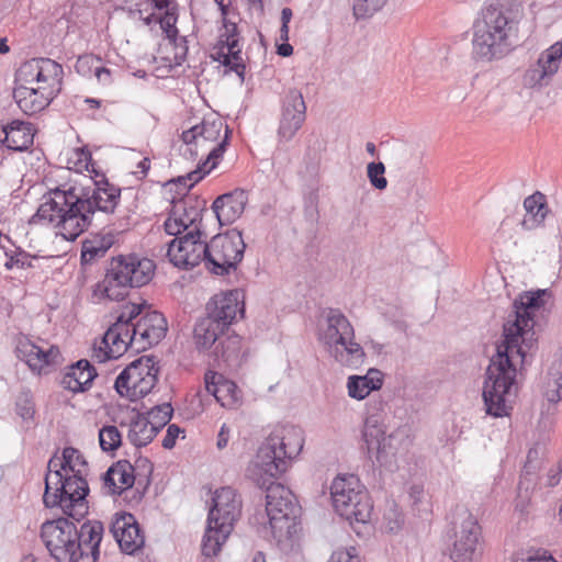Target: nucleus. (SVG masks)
<instances>
[{
	"label": "nucleus",
	"mask_w": 562,
	"mask_h": 562,
	"mask_svg": "<svg viewBox=\"0 0 562 562\" xmlns=\"http://www.w3.org/2000/svg\"><path fill=\"white\" fill-rule=\"evenodd\" d=\"M303 445L300 428L276 429L260 445L255 460L246 469V477L265 492L268 522H263L258 532L267 539L271 536L279 547L296 535L301 506L294 494L276 480L288 471Z\"/></svg>",
	"instance_id": "obj_1"
},
{
	"label": "nucleus",
	"mask_w": 562,
	"mask_h": 562,
	"mask_svg": "<svg viewBox=\"0 0 562 562\" xmlns=\"http://www.w3.org/2000/svg\"><path fill=\"white\" fill-rule=\"evenodd\" d=\"M547 293L548 290L525 292L513 302V310L503 326V341L497 346L485 372L482 396L485 412L490 416H508L513 409L508 404L517 375L513 358L514 355L519 356L524 364L528 352L537 347L535 314L543 307Z\"/></svg>",
	"instance_id": "obj_2"
},
{
	"label": "nucleus",
	"mask_w": 562,
	"mask_h": 562,
	"mask_svg": "<svg viewBox=\"0 0 562 562\" xmlns=\"http://www.w3.org/2000/svg\"><path fill=\"white\" fill-rule=\"evenodd\" d=\"M95 186L74 184L68 189L56 187L44 196L30 224L46 223L57 228L56 234L75 241L92 224L99 207Z\"/></svg>",
	"instance_id": "obj_3"
},
{
	"label": "nucleus",
	"mask_w": 562,
	"mask_h": 562,
	"mask_svg": "<svg viewBox=\"0 0 562 562\" xmlns=\"http://www.w3.org/2000/svg\"><path fill=\"white\" fill-rule=\"evenodd\" d=\"M521 14L518 0H487L482 20L473 25V57L491 61L507 55L517 45Z\"/></svg>",
	"instance_id": "obj_4"
},
{
	"label": "nucleus",
	"mask_w": 562,
	"mask_h": 562,
	"mask_svg": "<svg viewBox=\"0 0 562 562\" xmlns=\"http://www.w3.org/2000/svg\"><path fill=\"white\" fill-rule=\"evenodd\" d=\"M155 262L136 255H119L109 262L104 279L98 282L93 296L110 301H123L132 288L149 283L155 272Z\"/></svg>",
	"instance_id": "obj_5"
},
{
	"label": "nucleus",
	"mask_w": 562,
	"mask_h": 562,
	"mask_svg": "<svg viewBox=\"0 0 562 562\" xmlns=\"http://www.w3.org/2000/svg\"><path fill=\"white\" fill-rule=\"evenodd\" d=\"M240 510L241 502L234 488L225 486L215 492L202 539L201 550L203 555L207 558L217 555L223 543L231 535Z\"/></svg>",
	"instance_id": "obj_6"
},
{
	"label": "nucleus",
	"mask_w": 562,
	"mask_h": 562,
	"mask_svg": "<svg viewBox=\"0 0 562 562\" xmlns=\"http://www.w3.org/2000/svg\"><path fill=\"white\" fill-rule=\"evenodd\" d=\"M45 491L43 504L46 508L59 507L65 516L71 517L74 521L80 522L89 513L87 496L89 485L82 470L72 475L65 474L60 482H49V474L45 475Z\"/></svg>",
	"instance_id": "obj_7"
},
{
	"label": "nucleus",
	"mask_w": 562,
	"mask_h": 562,
	"mask_svg": "<svg viewBox=\"0 0 562 562\" xmlns=\"http://www.w3.org/2000/svg\"><path fill=\"white\" fill-rule=\"evenodd\" d=\"M447 536L451 543L450 558L453 562L479 561L483 550L482 528L467 507L461 505L454 507Z\"/></svg>",
	"instance_id": "obj_8"
},
{
	"label": "nucleus",
	"mask_w": 562,
	"mask_h": 562,
	"mask_svg": "<svg viewBox=\"0 0 562 562\" xmlns=\"http://www.w3.org/2000/svg\"><path fill=\"white\" fill-rule=\"evenodd\" d=\"M327 328L323 341L337 362L350 368H358L364 361L363 348L356 341L355 330L348 318L338 308H328Z\"/></svg>",
	"instance_id": "obj_9"
},
{
	"label": "nucleus",
	"mask_w": 562,
	"mask_h": 562,
	"mask_svg": "<svg viewBox=\"0 0 562 562\" xmlns=\"http://www.w3.org/2000/svg\"><path fill=\"white\" fill-rule=\"evenodd\" d=\"M330 496L337 514L350 525L370 521L373 504L355 475L337 476L330 485Z\"/></svg>",
	"instance_id": "obj_10"
},
{
	"label": "nucleus",
	"mask_w": 562,
	"mask_h": 562,
	"mask_svg": "<svg viewBox=\"0 0 562 562\" xmlns=\"http://www.w3.org/2000/svg\"><path fill=\"white\" fill-rule=\"evenodd\" d=\"M246 244L237 228L217 234L207 243L206 269L216 276H228L236 271L244 258Z\"/></svg>",
	"instance_id": "obj_11"
},
{
	"label": "nucleus",
	"mask_w": 562,
	"mask_h": 562,
	"mask_svg": "<svg viewBox=\"0 0 562 562\" xmlns=\"http://www.w3.org/2000/svg\"><path fill=\"white\" fill-rule=\"evenodd\" d=\"M70 519L68 516L47 519L41 526L40 538L56 562H74L76 559L75 522Z\"/></svg>",
	"instance_id": "obj_12"
},
{
	"label": "nucleus",
	"mask_w": 562,
	"mask_h": 562,
	"mask_svg": "<svg viewBox=\"0 0 562 562\" xmlns=\"http://www.w3.org/2000/svg\"><path fill=\"white\" fill-rule=\"evenodd\" d=\"M206 234L200 226L168 244L167 256L170 262L181 269L190 270L204 262L206 267Z\"/></svg>",
	"instance_id": "obj_13"
},
{
	"label": "nucleus",
	"mask_w": 562,
	"mask_h": 562,
	"mask_svg": "<svg viewBox=\"0 0 562 562\" xmlns=\"http://www.w3.org/2000/svg\"><path fill=\"white\" fill-rule=\"evenodd\" d=\"M243 318L245 304L240 302V293L237 290L214 295L206 304V316L216 327L229 330V326L237 315Z\"/></svg>",
	"instance_id": "obj_14"
},
{
	"label": "nucleus",
	"mask_w": 562,
	"mask_h": 562,
	"mask_svg": "<svg viewBox=\"0 0 562 562\" xmlns=\"http://www.w3.org/2000/svg\"><path fill=\"white\" fill-rule=\"evenodd\" d=\"M104 527L99 520H87L79 528L75 525L74 562H95L100 557V543L103 538Z\"/></svg>",
	"instance_id": "obj_15"
},
{
	"label": "nucleus",
	"mask_w": 562,
	"mask_h": 562,
	"mask_svg": "<svg viewBox=\"0 0 562 562\" xmlns=\"http://www.w3.org/2000/svg\"><path fill=\"white\" fill-rule=\"evenodd\" d=\"M306 105L301 91L290 89L283 100L278 135L281 142H289L305 121Z\"/></svg>",
	"instance_id": "obj_16"
},
{
	"label": "nucleus",
	"mask_w": 562,
	"mask_h": 562,
	"mask_svg": "<svg viewBox=\"0 0 562 562\" xmlns=\"http://www.w3.org/2000/svg\"><path fill=\"white\" fill-rule=\"evenodd\" d=\"M111 531L123 553L135 554L145 544V537L135 516L131 513L116 514Z\"/></svg>",
	"instance_id": "obj_17"
},
{
	"label": "nucleus",
	"mask_w": 562,
	"mask_h": 562,
	"mask_svg": "<svg viewBox=\"0 0 562 562\" xmlns=\"http://www.w3.org/2000/svg\"><path fill=\"white\" fill-rule=\"evenodd\" d=\"M384 429L379 425V417L374 414L368 416L364 420L362 430V439L367 446L368 453L372 450H376L375 460L383 467L391 462V457L395 456V452L391 450V441L393 436L385 438Z\"/></svg>",
	"instance_id": "obj_18"
},
{
	"label": "nucleus",
	"mask_w": 562,
	"mask_h": 562,
	"mask_svg": "<svg viewBox=\"0 0 562 562\" xmlns=\"http://www.w3.org/2000/svg\"><path fill=\"white\" fill-rule=\"evenodd\" d=\"M247 202V191L235 189L218 195L212 204V211L221 226L229 225L241 216Z\"/></svg>",
	"instance_id": "obj_19"
},
{
	"label": "nucleus",
	"mask_w": 562,
	"mask_h": 562,
	"mask_svg": "<svg viewBox=\"0 0 562 562\" xmlns=\"http://www.w3.org/2000/svg\"><path fill=\"white\" fill-rule=\"evenodd\" d=\"M57 95L54 89L40 87L37 89L19 85L13 90V98L21 111L26 115H34L47 108Z\"/></svg>",
	"instance_id": "obj_20"
},
{
	"label": "nucleus",
	"mask_w": 562,
	"mask_h": 562,
	"mask_svg": "<svg viewBox=\"0 0 562 562\" xmlns=\"http://www.w3.org/2000/svg\"><path fill=\"white\" fill-rule=\"evenodd\" d=\"M98 376L97 369L87 359H80L66 367L59 381L60 385L72 393H85L91 389Z\"/></svg>",
	"instance_id": "obj_21"
},
{
	"label": "nucleus",
	"mask_w": 562,
	"mask_h": 562,
	"mask_svg": "<svg viewBox=\"0 0 562 562\" xmlns=\"http://www.w3.org/2000/svg\"><path fill=\"white\" fill-rule=\"evenodd\" d=\"M103 485L111 495H122L137 482L135 469L127 460H119L102 474Z\"/></svg>",
	"instance_id": "obj_22"
},
{
	"label": "nucleus",
	"mask_w": 562,
	"mask_h": 562,
	"mask_svg": "<svg viewBox=\"0 0 562 562\" xmlns=\"http://www.w3.org/2000/svg\"><path fill=\"white\" fill-rule=\"evenodd\" d=\"M214 361L221 362L228 368H238L244 361L245 353L241 352V337L237 334H228L224 330L215 347L212 349Z\"/></svg>",
	"instance_id": "obj_23"
},
{
	"label": "nucleus",
	"mask_w": 562,
	"mask_h": 562,
	"mask_svg": "<svg viewBox=\"0 0 562 562\" xmlns=\"http://www.w3.org/2000/svg\"><path fill=\"white\" fill-rule=\"evenodd\" d=\"M2 132L4 138L1 142L10 150L24 151L33 145L34 127L32 123L12 120L2 125Z\"/></svg>",
	"instance_id": "obj_24"
},
{
	"label": "nucleus",
	"mask_w": 562,
	"mask_h": 562,
	"mask_svg": "<svg viewBox=\"0 0 562 562\" xmlns=\"http://www.w3.org/2000/svg\"><path fill=\"white\" fill-rule=\"evenodd\" d=\"M120 324H122L121 321L115 322L109 327L102 337L101 345L98 348L94 347L93 357L97 358L99 362L117 359L131 347L125 342V338H122L121 331H117L120 327H122Z\"/></svg>",
	"instance_id": "obj_25"
},
{
	"label": "nucleus",
	"mask_w": 562,
	"mask_h": 562,
	"mask_svg": "<svg viewBox=\"0 0 562 562\" xmlns=\"http://www.w3.org/2000/svg\"><path fill=\"white\" fill-rule=\"evenodd\" d=\"M205 389L224 407H232L238 401L237 385L223 375L207 372L204 376Z\"/></svg>",
	"instance_id": "obj_26"
},
{
	"label": "nucleus",
	"mask_w": 562,
	"mask_h": 562,
	"mask_svg": "<svg viewBox=\"0 0 562 562\" xmlns=\"http://www.w3.org/2000/svg\"><path fill=\"white\" fill-rule=\"evenodd\" d=\"M383 384V373L375 368L368 370L366 375H350L348 378V394L356 400L366 398L372 391H378Z\"/></svg>",
	"instance_id": "obj_27"
},
{
	"label": "nucleus",
	"mask_w": 562,
	"mask_h": 562,
	"mask_svg": "<svg viewBox=\"0 0 562 562\" xmlns=\"http://www.w3.org/2000/svg\"><path fill=\"white\" fill-rule=\"evenodd\" d=\"M157 368V361L154 356H142L132 361L121 373L116 376L114 389L120 396H123L122 390L133 381L144 378L149 369Z\"/></svg>",
	"instance_id": "obj_28"
},
{
	"label": "nucleus",
	"mask_w": 562,
	"mask_h": 562,
	"mask_svg": "<svg viewBox=\"0 0 562 562\" xmlns=\"http://www.w3.org/2000/svg\"><path fill=\"white\" fill-rule=\"evenodd\" d=\"M136 412L135 416L132 417L128 423L127 439L131 441L136 449L146 447L154 438L158 435V428H153L150 419H148L146 413H139L136 408L132 409Z\"/></svg>",
	"instance_id": "obj_29"
},
{
	"label": "nucleus",
	"mask_w": 562,
	"mask_h": 562,
	"mask_svg": "<svg viewBox=\"0 0 562 562\" xmlns=\"http://www.w3.org/2000/svg\"><path fill=\"white\" fill-rule=\"evenodd\" d=\"M231 139V131L226 130V135L217 143L215 147L211 149L205 160L202 164H199L196 169L188 172L186 176H182L183 182L192 181V183H198L201 181L205 175H207L212 169H214L220 159L223 157L226 151Z\"/></svg>",
	"instance_id": "obj_30"
},
{
	"label": "nucleus",
	"mask_w": 562,
	"mask_h": 562,
	"mask_svg": "<svg viewBox=\"0 0 562 562\" xmlns=\"http://www.w3.org/2000/svg\"><path fill=\"white\" fill-rule=\"evenodd\" d=\"M524 207L527 212L526 217L521 221L525 229H533L544 221L548 209L546 196L541 192H535L526 198Z\"/></svg>",
	"instance_id": "obj_31"
},
{
	"label": "nucleus",
	"mask_w": 562,
	"mask_h": 562,
	"mask_svg": "<svg viewBox=\"0 0 562 562\" xmlns=\"http://www.w3.org/2000/svg\"><path fill=\"white\" fill-rule=\"evenodd\" d=\"M114 244L112 234H97L92 238L85 239L81 247L80 261L81 265H89L97 258L103 257Z\"/></svg>",
	"instance_id": "obj_32"
},
{
	"label": "nucleus",
	"mask_w": 562,
	"mask_h": 562,
	"mask_svg": "<svg viewBox=\"0 0 562 562\" xmlns=\"http://www.w3.org/2000/svg\"><path fill=\"white\" fill-rule=\"evenodd\" d=\"M221 335H224V329L216 327L207 318L199 319L193 329V338L195 347L199 351L209 350L214 348Z\"/></svg>",
	"instance_id": "obj_33"
},
{
	"label": "nucleus",
	"mask_w": 562,
	"mask_h": 562,
	"mask_svg": "<svg viewBox=\"0 0 562 562\" xmlns=\"http://www.w3.org/2000/svg\"><path fill=\"white\" fill-rule=\"evenodd\" d=\"M159 367L149 369L144 378H139L137 381H133L132 384H127L122 390L123 396L127 397L132 402H136L139 398L145 397L151 392L158 382Z\"/></svg>",
	"instance_id": "obj_34"
},
{
	"label": "nucleus",
	"mask_w": 562,
	"mask_h": 562,
	"mask_svg": "<svg viewBox=\"0 0 562 562\" xmlns=\"http://www.w3.org/2000/svg\"><path fill=\"white\" fill-rule=\"evenodd\" d=\"M553 68L547 66L544 63H540V58L530 65L529 68L525 71L522 77V85L526 88H541L543 86L549 85L551 78L554 72Z\"/></svg>",
	"instance_id": "obj_35"
},
{
	"label": "nucleus",
	"mask_w": 562,
	"mask_h": 562,
	"mask_svg": "<svg viewBox=\"0 0 562 562\" xmlns=\"http://www.w3.org/2000/svg\"><path fill=\"white\" fill-rule=\"evenodd\" d=\"M40 79L41 82H49V89H54L56 93L60 91L64 70L57 61L40 57Z\"/></svg>",
	"instance_id": "obj_36"
},
{
	"label": "nucleus",
	"mask_w": 562,
	"mask_h": 562,
	"mask_svg": "<svg viewBox=\"0 0 562 562\" xmlns=\"http://www.w3.org/2000/svg\"><path fill=\"white\" fill-rule=\"evenodd\" d=\"M90 181H92L95 188L100 189V193L105 196L104 205L95 207V212L113 213L121 199V189L110 183L104 175H101L100 180L90 178Z\"/></svg>",
	"instance_id": "obj_37"
},
{
	"label": "nucleus",
	"mask_w": 562,
	"mask_h": 562,
	"mask_svg": "<svg viewBox=\"0 0 562 562\" xmlns=\"http://www.w3.org/2000/svg\"><path fill=\"white\" fill-rule=\"evenodd\" d=\"M206 200L196 195H184L187 226L202 227L203 213L207 211Z\"/></svg>",
	"instance_id": "obj_38"
},
{
	"label": "nucleus",
	"mask_w": 562,
	"mask_h": 562,
	"mask_svg": "<svg viewBox=\"0 0 562 562\" xmlns=\"http://www.w3.org/2000/svg\"><path fill=\"white\" fill-rule=\"evenodd\" d=\"M41 352V347L32 342L29 338L23 337L18 340L15 347L16 358L21 361H24L30 370L34 373L37 369L36 364H38V357Z\"/></svg>",
	"instance_id": "obj_39"
},
{
	"label": "nucleus",
	"mask_w": 562,
	"mask_h": 562,
	"mask_svg": "<svg viewBox=\"0 0 562 562\" xmlns=\"http://www.w3.org/2000/svg\"><path fill=\"white\" fill-rule=\"evenodd\" d=\"M148 333L150 334L149 346L157 345L167 333V321L164 315L157 311L147 312Z\"/></svg>",
	"instance_id": "obj_40"
},
{
	"label": "nucleus",
	"mask_w": 562,
	"mask_h": 562,
	"mask_svg": "<svg viewBox=\"0 0 562 562\" xmlns=\"http://www.w3.org/2000/svg\"><path fill=\"white\" fill-rule=\"evenodd\" d=\"M100 448L104 452H114L122 445V435L116 426L106 425L99 430Z\"/></svg>",
	"instance_id": "obj_41"
},
{
	"label": "nucleus",
	"mask_w": 562,
	"mask_h": 562,
	"mask_svg": "<svg viewBox=\"0 0 562 562\" xmlns=\"http://www.w3.org/2000/svg\"><path fill=\"white\" fill-rule=\"evenodd\" d=\"M153 428H158V432L170 422L173 415V407L170 403L155 405L146 412Z\"/></svg>",
	"instance_id": "obj_42"
},
{
	"label": "nucleus",
	"mask_w": 562,
	"mask_h": 562,
	"mask_svg": "<svg viewBox=\"0 0 562 562\" xmlns=\"http://www.w3.org/2000/svg\"><path fill=\"white\" fill-rule=\"evenodd\" d=\"M198 127L200 137L207 142L218 140L223 128L225 131L228 128L232 132L228 125L225 124L221 119H214L212 121L204 119L201 124H198ZM225 135L226 132L224 133V136Z\"/></svg>",
	"instance_id": "obj_43"
},
{
	"label": "nucleus",
	"mask_w": 562,
	"mask_h": 562,
	"mask_svg": "<svg viewBox=\"0 0 562 562\" xmlns=\"http://www.w3.org/2000/svg\"><path fill=\"white\" fill-rule=\"evenodd\" d=\"M157 21L159 22L162 32L166 34V37L171 43L177 45L179 35V31L176 25L178 21L177 4H175L171 9H168V11H165V13L159 19H157Z\"/></svg>",
	"instance_id": "obj_44"
},
{
	"label": "nucleus",
	"mask_w": 562,
	"mask_h": 562,
	"mask_svg": "<svg viewBox=\"0 0 562 562\" xmlns=\"http://www.w3.org/2000/svg\"><path fill=\"white\" fill-rule=\"evenodd\" d=\"M38 357V364H36L37 369L34 373L36 374H43V373H47V371L45 370L46 368H49V367H57L59 364H61L63 362V356H61V352L59 350V348L55 345L50 346L47 350H44L43 348H41V352L40 355H37Z\"/></svg>",
	"instance_id": "obj_45"
},
{
	"label": "nucleus",
	"mask_w": 562,
	"mask_h": 562,
	"mask_svg": "<svg viewBox=\"0 0 562 562\" xmlns=\"http://www.w3.org/2000/svg\"><path fill=\"white\" fill-rule=\"evenodd\" d=\"M15 81L20 85L41 82L38 58L24 61L15 72Z\"/></svg>",
	"instance_id": "obj_46"
},
{
	"label": "nucleus",
	"mask_w": 562,
	"mask_h": 562,
	"mask_svg": "<svg viewBox=\"0 0 562 562\" xmlns=\"http://www.w3.org/2000/svg\"><path fill=\"white\" fill-rule=\"evenodd\" d=\"M64 463H59L60 468H64L65 472L75 473L78 470H81L77 467H88V462L83 454L74 447H66L63 450Z\"/></svg>",
	"instance_id": "obj_47"
},
{
	"label": "nucleus",
	"mask_w": 562,
	"mask_h": 562,
	"mask_svg": "<svg viewBox=\"0 0 562 562\" xmlns=\"http://www.w3.org/2000/svg\"><path fill=\"white\" fill-rule=\"evenodd\" d=\"M387 0H353V15L357 20L371 18Z\"/></svg>",
	"instance_id": "obj_48"
},
{
	"label": "nucleus",
	"mask_w": 562,
	"mask_h": 562,
	"mask_svg": "<svg viewBox=\"0 0 562 562\" xmlns=\"http://www.w3.org/2000/svg\"><path fill=\"white\" fill-rule=\"evenodd\" d=\"M16 414L23 419H31L34 416L35 407L33 394L30 389H22L15 402Z\"/></svg>",
	"instance_id": "obj_49"
},
{
	"label": "nucleus",
	"mask_w": 562,
	"mask_h": 562,
	"mask_svg": "<svg viewBox=\"0 0 562 562\" xmlns=\"http://www.w3.org/2000/svg\"><path fill=\"white\" fill-rule=\"evenodd\" d=\"M537 454V449H530L527 454V461L520 473V481L518 483V488H525L528 491L530 487H533L536 484V471L538 469L537 463H532L531 456Z\"/></svg>",
	"instance_id": "obj_50"
},
{
	"label": "nucleus",
	"mask_w": 562,
	"mask_h": 562,
	"mask_svg": "<svg viewBox=\"0 0 562 562\" xmlns=\"http://www.w3.org/2000/svg\"><path fill=\"white\" fill-rule=\"evenodd\" d=\"M385 166L381 161H371L367 165V177L370 184L376 190H384L387 187V180L384 177Z\"/></svg>",
	"instance_id": "obj_51"
},
{
	"label": "nucleus",
	"mask_w": 562,
	"mask_h": 562,
	"mask_svg": "<svg viewBox=\"0 0 562 562\" xmlns=\"http://www.w3.org/2000/svg\"><path fill=\"white\" fill-rule=\"evenodd\" d=\"M148 324L147 322V313L142 315L135 324L132 325V338H137L139 345L136 350H145L146 348L150 347L148 344L150 334L148 333Z\"/></svg>",
	"instance_id": "obj_52"
},
{
	"label": "nucleus",
	"mask_w": 562,
	"mask_h": 562,
	"mask_svg": "<svg viewBox=\"0 0 562 562\" xmlns=\"http://www.w3.org/2000/svg\"><path fill=\"white\" fill-rule=\"evenodd\" d=\"M133 467L137 476V485L145 483V488H148L154 471V464L148 458L139 456Z\"/></svg>",
	"instance_id": "obj_53"
},
{
	"label": "nucleus",
	"mask_w": 562,
	"mask_h": 562,
	"mask_svg": "<svg viewBox=\"0 0 562 562\" xmlns=\"http://www.w3.org/2000/svg\"><path fill=\"white\" fill-rule=\"evenodd\" d=\"M539 58L540 63H544L547 66H550L553 68L552 71L557 74L562 59V42H557L551 45L540 54Z\"/></svg>",
	"instance_id": "obj_54"
},
{
	"label": "nucleus",
	"mask_w": 562,
	"mask_h": 562,
	"mask_svg": "<svg viewBox=\"0 0 562 562\" xmlns=\"http://www.w3.org/2000/svg\"><path fill=\"white\" fill-rule=\"evenodd\" d=\"M384 521L386 530L395 533L400 531L404 525V515L397 509L396 505L393 504L384 513Z\"/></svg>",
	"instance_id": "obj_55"
},
{
	"label": "nucleus",
	"mask_w": 562,
	"mask_h": 562,
	"mask_svg": "<svg viewBox=\"0 0 562 562\" xmlns=\"http://www.w3.org/2000/svg\"><path fill=\"white\" fill-rule=\"evenodd\" d=\"M5 256L8 257L7 262L4 263V267L8 270H11L14 266L19 268H31L32 267V256L26 252L25 250L19 249V252L16 254H9L5 252Z\"/></svg>",
	"instance_id": "obj_56"
},
{
	"label": "nucleus",
	"mask_w": 562,
	"mask_h": 562,
	"mask_svg": "<svg viewBox=\"0 0 562 562\" xmlns=\"http://www.w3.org/2000/svg\"><path fill=\"white\" fill-rule=\"evenodd\" d=\"M101 59L95 57L92 54H86L79 56L77 63L75 65V69L81 76H90L92 71L94 72V67L99 64Z\"/></svg>",
	"instance_id": "obj_57"
},
{
	"label": "nucleus",
	"mask_w": 562,
	"mask_h": 562,
	"mask_svg": "<svg viewBox=\"0 0 562 562\" xmlns=\"http://www.w3.org/2000/svg\"><path fill=\"white\" fill-rule=\"evenodd\" d=\"M223 25L225 27V32L223 33V36L226 37V48L227 49L236 48L238 46L237 24L234 22H231L227 19H224Z\"/></svg>",
	"instance_id": "obj_58"
},
{
	"label": "nucleus",
	"mask_w": 562,
	"mask_h": 562,
	"mask_svg": "<svg viewBox=\"0 0 562 562\" xmlns=\"http://www.w3.org/2000/svg\"><path fill=\"white\" fill-rule=\"evenodd\" d=\"M328 562H360L356 549L350 547L349 549H339L333 552Z\"/></svg>",
	"instance_id": "obj_59"
},
{
	"label": "nucleus",
	"mask_w": 562,
	"mask_h": 562,
	"mask_svg": "<svg viewBox=\"0 0 562 562\" xmlns=\"http://www.w3.org/2000/svg\"><path fill=\"white\" fill-rule=\"evenodd\" d=\"M164 227L165 232L170 236H176L175 238L181 237L180 235L189 228L186 224H182L180 217L177 221L170 216L165 221Z\"/></svg>",
	"instance_id": "obj_60"
},
{
	"label": "nucleus",
	"mask_w": 562,
	"mask_h": 562,
	"mask_svg": "<svg viewBox=\"0 0 562 562\" xmlns=\"http://www.w3.org/2000/svg\"><path fill=\"white\" fill-rule=\"evenodd\" d=\"M146 302H143L142 304L130 303L125 306V311H123L119 316H123V321H125L126 324H135L134 319L142 314Z\"/></svg>",
	"instance_id": "obj_61"
},
{
	"label": "nucleus",
	"mask_w": 562,
	"mask_h": 562,
	"mask_svg": "<svg viewBox=\"0 0 562 562\" xmlns=\"http://www.w3.org/2000/svg\"><path fill=\"white\" fill-rule=\"evenodd\" d=\"M183 430L176 424H170L167 428L166 435L162 439L161 446L165 449H172L176 446V440Z\"/></svg>",
	"instance_id": "obj_62"
},
{
	"label": "nucleus",
	"mask_w": 562,
	"mask_h": 562,
	"mask_svg": "<svg viewBox=\"0 0 562 562\" xmlns=\"http://www.w3.org/2000/svg\"><path fill=\"white\" fill-rule=\"evenodd\" d=\"M59 463H64V458H58L57 454L55 453L47 463L48 471L46 474H49V482H52V475H54L56 481L58 480V482H60V480L63 479L64 468H60Z\"/></svg>",
	"instance_id": "obj_63"
},
{
	"label": "nucleus",
	"mask_w": 562,
	"mask_h": 562,
	"mask_svg": "<svg viewBox=\"0 0 562 562\" xmlns=\"http://www.w3.org/2000/svg\"><path fill=\"white\" fill-rule=\"evenodd\" d=\"M515 562H557L551 554L544 550L527 552L526 557L515 560Z\"/></svg>",
	"instance_id": "obj_64"
}]
</instances>
